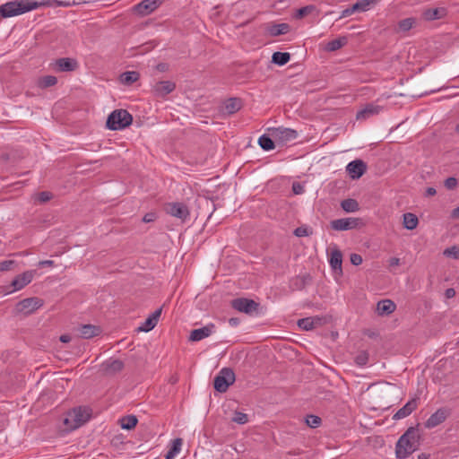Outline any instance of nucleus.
Segmentation results:
<instances>
[{"label":"nucleus","instance_id":"41","mask_svg":"<svg viewBox=\"0 0 459 459\" xmlns=\"http://www.w3.org/2000/svg\"><path fill=\"white\" fill-rule=\"evenodd\" d=\"M232 421L238 424H246L248 421V416L244 412L236 411L232 418Z\"/></svg>","mask_w":459,"mask_h":459},{"label":"nucleus","instance_id":"33","mask_svg":"<svg viewBox=\"0 0 459 459\" xmlns=\"http://www.w3.org/2000/svg\"><path fill=\"white\" fill-rule=\"evenodd\" d=\"M268 31L272 36L286 34L290 31V25L287 23L274 24L268 29Z\"/></svg>","mask_w":459,"mask_h":459},{"label":"nucleus","instance_id":"5","mask_svg":"<svg viewBox=\"0 0 459 459\" xmlns=\"http://www.w3.org/2000/svg\"><path fill=\"white\" fill-rule=\"evenodd\" d=\"M235 382V374L232 369L222 368L214 378V388L220 393H225L229 386Z\"/></svg>","mask_w":459,"mask_h":459},{"label":"nucleus","instance_id":"47","mask_svg":"<svg viewBox=\"0 0 459 459\" xmlns=\"http://www.w3.org/2000/svg\"><path fill=\"white\" fill-rule=\"evenodd\" d=\"M182 446V439L181 438H176L173 440L172 447L170 448L173 452L176 454H178L181 450Z\"/></svg>","mask_w":459,"mask_h":459},{"label":"nucleus","instance_id":"35","mask_svg":"<svg viewBox=\"0 0 459 459\" xmlns=\"http://www.w3.org/2000/svg\"><path fill=\"white\" fill-rule=\"evenodd\" d=\"M342 208L347 212L359 211V203L355 199H345L341 203Z\"/></svg>","mask_w":459,"mask_h":459},{"label":"nucleus","instance_id":"13","mask_svg":"<svg viewBox=\"0 0 459 459\" xmlns=\"http://www.w3.org/2000/svg\"><path fill=\"white\" fill-rule=\"evenodd\" d=\"M329 264L339 275H342V253L336 247L331 248Z\"/></svg>","mask_w":459,"mask_h":459},{"label":"nucleus","instance_id":"31","mask_svg":"<svg viewBox=\"0 0 459 459\" xmlns=\"http://www.w3.org/2000/svg\"><path fill=\"white\" fill-rule=\"evenodd\" d=\"M138 423V420L134 415H126L119 420V425L123 429H134Z\"/></svg>","mask_w":459,"mask_h":459},{"label":"nucleus","instance_id":"38","mask_svg":"<svg viewBox=\"0 0 459 459\" xmlns=\"http://www.w3.org/2000/svg\"><path fill=\"white\" fill-rule=\"evenodd\" d=\"M378 0H360L354 4V9L356 11L365 12L369 9V7L376 4Z\"/></svg>","mask_w":459,"mask_h":459},{"label":"nucleus","instance_id":"37","mask_svg":"<svg viewBox=\"0 0 459 459\" xmlns=\"http://www.w3.org/2000/svg\"><path fill=\"white\" fill-rule=\"evenodd\" d=\"M415 23H416V20L414 18H406V19L401 20L398 22V29L401 31H408L411 28L414 27Z\"/></svg>","mask_w":459,"mask_h":459},{"label":"nucleus","instance_id":"34","mask_svg":"<svg viewBox=\"0 0 459 459\" xmlns=\"http://www.w3.org/2000/svg\"><path fill=\"white\" fill-rule=\"evenodd\" d=\"M56 82L57 79L56 76L45 75L38 79L37 85L41 89H45L56 85Z\"/></svg>","mask_w":459,"mask_h":459},{"label":"nucleus","instance_id":"27","mask_svg":"<svg viewBox=\"0 0 459 459\" xmlns=\"http://www.w3.org/2000/svg\"><path fill=\"white\" fill-rule=\"evenodd\" d=\"M242 107V102L240 99L238 98H232L229 99L224 102L223 109L224 111L229 114H234L237 111H238Z\"/></svg>","mask_w":459,"mask_h":459},{"label":"nucleus","instance_id":"39","mask_svg":"<svg viewBox=\"0 0 459 459\" xmlns=\"http://www.w3.org/2000/svg\"><path fill=\"white\" fill-rule=\"evenodd\" d=\"M258 143H259L260 146L265 151H270L274 148L273 141L268 136H265V135L261 136L259 138Z\"/></svg>","mask_w":459,"mask_h":459},{"label":"nucleus","instance_id":"62","mask_svg":"<svg viewBox=\"0 0 459 459\" xmlns=\"http://www.w3.org/2000/svg\"><path fill=\"white\" fill-rule=\"evenodd\" d=\"M418 459H430V457L429 455L420 454V455H419Z\"/></svg>","mask_w":459,"mask_h":459},{"label":"nucleus","instance_id":"3","mask_svg":"<svg viewBox=\"0 0 459 459\" xmlns=\"http://www.w3.org/2000/svg\"><path fill=\"white\" fill-rule=\"evenodd\" d=\"M420 438L419 431L415 428H409L396 443V457L404 459L416 451L420 446Z\"/></svg>","mask_w":459,"mask_h":459},{"label":"nucleus","instance_id":"59","mask_svg":"<svg viewBox=\"0 0 459 459\" xmlns=\"http://www.w3.org/2000/svg\"><path fill=\"white\" fill-rule=\"evenodd\" d=\"M59 339L62 342H69L72 340L69 334H63L60 336Z\"/></svg>","mask_w":459,"mask_h":459},{"label":"nucleus","instance_id":"23","mask_svg":"<svg viewBox=\"0 0 459 459\" xmlns=\"http://www.w3.org/2000/svg\"><path fill=\"white\" fill-rule=\"evenodd\" d=\"M418 406L417 400H410L403 408H401L393 417L394 420H401L409 416Z\"/></svg>","mask_w":459,"mask_h":459},{"label":"nucleus","instance_id":"52","mask_svg":"<svg viewBox=\"0 0 459 459\" xmlns=\"http://www.w3.org/2000/svg\"><path fill=\"white\" fill-rule=\"evenodd\" d=\"M368 360V357L366 354H361V355H359L357 358H356V362L357 364L359 365H365L366 362Z\"/></svg>","mask_w":459,"mask_h":459},{"label":"nucleus","instance_id":"8","mask_svg":"<svg viewBox=\"0 0 459 459\" xmlns=\"http://www.w3.org/2000/svg\"><path fill=\"white\" fill-rule=\"evenodd\" d=\"M165 211L168 214L182 221L188 218L190 214L188 207L182 203H169L166 205Z\"/></svg>","mask_w":459,"mask_h":459},{"label":"nucleus","instance_id":"28","mask_svg":"<svg viewBox=\"0 0 459 459\" xmlns=\"http://www.w3.org/2000/svg\"><path fill=\"white\" fill-rule=\"evenodd\" d=\"M419 224L418 217L411 212H406L403 215V225L409 230H415Z\"/></svg>","mask_w":459,"mask_h":459},{"label":"nucleus","instance_id":"58","mask_svg":"<svg viewBox=\"0 0 459 459\" xmlns=\"http://www.w3.org/2000/svg\"><path fill=\"white\" fill-rule=\"evenodd\" d=\"M437 194V191L434 187H428L426 190L427 196H433Z\"/></svg>","mask_w":459,"mask_h":459},{"label":"nucleus","instance_id":"16","mask_svg":"<svg viewBox=\"0 0 459 459\" xmlns=\"http://www.w3.org/2000/svg\"><path fill=\"white\" fill-rule=\"evenodd\" d=\"M381 110L382 107L373 103H368L357 112L356 118L357 120H366L370 117L379 114Z\"/></svg>","mask_w":459,"mask_h":459},{"label":"nucleus","instance_id":"49","mask_svg":"<svg viewBox=\"0 0 459 459\" xmlns=\"http://www.w3.org/2000/svg\"><path fill=\"white\" fill-rule=\"evenodd\" d=\"M313 9H314V7L311 5L300 8L298 12V15H299V17H303V16L308 14Z\"/></svg>","mask_w":459,"mask_h":459},{"label":"nucleus","instance_id":"15","mask_svg":"<svg viewBox=\"0 0 459 459\" xmlns=\"http://www.w3.org/2000/svg\"><path fill=\"white\" fill-rule=\"evenodd\" d=\"M325 324V318L320 316H311L299 319L298 325L305 331L312 330L317 326H321Z\"/></svg>","mask_w":459,"mask_h":459},{"label":"nucleus","instance_id":"32","mask_svg":"<svg viewBox=\"0 0 459 459\" xmlns=\"http://www.w3.org/2000/svg\"><path fill=\"white\" fill-rule=\"evenodd\" d=\"M446 15V9L444 7L429 9L424 13L427 20H436L444 18Z\"/></svg>","mask_w":459,"mask_h":459},{"label":"nucleus","instance_id":"40","mask_svg":"<svg viewBox=\"0 0 459 459\" xmlns=\"http://www.w3.org/2000/svg\"><path fill=\"white\" fill-rule=\"evenodd\" d=\"M313 233V230L311 228L307 227V226H300V227H298L295 230H294V234L295 236L297 237H307V236H310L311 234Z\"/></svg>","mask_w":459,"mask_h":459},{"label":"nucleus","instance_id":"10","mask_svg":"<svg viewBox=\"0 0 459 459\" xmlns=\"http://www.w3.org/2000/svg\"><path fill=\"white\" fill-rule=\"evenodd\" d=\"M231 307L239 312L249 314L257 309L258 304L253 299L239 298L231 301Z\"/></svg>","mask_w":459,"mask_h":459},{"label":"nucleus","instance_id":"17","mask_svg":"<svg viewBox=\"0 0 459 459\" xmlns=\"http://www.w3.org/2000/svg\"><path fill=\"white\" fill-rule=\"evenodd\" d=\"M175 89V82L171 81H160L153 86L152 91L156 96L164 97L172 92Z\"/></svg>","mask_w":459,"mask_h":459},{"label":"nucleus","instance_id":"63","mask_svg":"<svg viewBox=\"0 0 459 459\" xmlns=\"http://www.w3.org/2000/svg\"><path fill=\"white\" fill-rule=\"evenodd\" d=\"M177 381H178V377H171V379H170V383H172V384L177 383Z\"/></svg>","mask_w":459,"mask_h":459},{"label":"nucleus","instance_id":"30","mask_svg":"<svg viewBox=\"0 0 459 459\" xmlns=\"http://www.w3.org/2000/svg\"><path fill=\"white\" fill-rule=\"evenodd\" d=\"M140 78V74L136 71H127L123 73L119 77V82L125 85H130L137 82Z\"/></svg>","mask_w":459,"mask_h":459},{"label":"nucleus","instance_id":"26","mask_svg":"<svg viewBox=\"0 0 459 459\" xmlns=\"http://www.w3.org/2000/svg\"><path fill=\"white\" fill-rule=\"evenodd\" d=\"M101 328L93 325H84L80 329V333L82 338L89 339L100 335Z\"/></svg>","mask_w":459,"mask_h":459},{"label":"nucleus","instance_id":"48","mask_svg":"<svg viewBox=\"0 0 459 459\" xmlns=\"http://www.w3.org/2000/svg\"><path fill=\"white\" fill-rule=\"evenodd\" d=\"M292 191L295 195H300L304 192V187L300 183L295 182L292 185Z\"/></svg>","mask_w":459,"mask_h":459},{"label":"nucleus","instance_id":"20","mask_svg":"<svg viewBox=\"0 0 459 459\" xmlns=\"http://www.w3.org/2000/svg\"><path fill=\"white\" fill-rule=\"evenodd\" d=\"M448 416V412L445 409H438L435 411L425 422V427L427 429H432L446 420Z\"/></svg>","mask_w":459,"mask_h":459},{"label":"nucleus","instance_id":"60","mask_svg":"<svg viewBox=\"0 0 459 459\" xmlns=\"http://www.w3.org/2000/svg\"><path fill=\"white\" fill-rule=\"evenodd\" d=\"M176 453L173 452L171 449L168 452V454L166 455V459H174V457L176 456Z\"/></svg>","mask_w":459,"mask_h":459},{"label":"nucleus","instance_id":"6","mask_svg":"<svg viewBox=\"0 0 459 459\" xmlns=\"http://www.w3.org/2000/svg\"><path fill=\"white\" fill-rule=\"evenodd\" d=\"M43 304V300L39 298H27L16 304L15 311L18 314L30 315L41 307Z\"/></svg>","mask_w":459,"mask_h":459},{"label":"nucleus","instance_id":"14","mask_svg":"<svg viewBox=\"0 0 459 459\" xmlns=\"http://www.w3.org/2000/svg\"><path fill=\"white\" fill-rule=\"evenodd\" d=\"M366 164L360 160H353L346 167V170L352 179L359 178L366 172Z\"/></svg>","mask_w":459,"mask_h":459},{"label":"nucleus","instance_id":"50","mask_svg":"<svg viewBox=\"0 0 459 459\" xmlns=\"http://www.w3.org/2000/svg\"><path fill=\"white\" fill-rule=\"evenodd\" d=\"M38 198L40 202H47L51 199V194L49 192H41L39 194Z\"/></svg>","mask_w":459,"mask_h":459},{"label":"nucleus","instance_id":"55","mask_svg":"<svg viewBox=\"0 0 459 459\" xmlns=\"http://www.w3.org/2000/svg\"><path fill=\"white\" fill-rule=\"evenodd\" d=\"M400 264V259L397 257H392L389 260V265L392 267L398 266Z\"/></svg>","mask_w":459,"mask_h":459},{"label":"nucleus","instance_id":"24","mask_svg":"<svg viewBox=\"0 0 459 459\" xmlns=\"http://www.w3.org/2000/svg\"><path fill=\"white\" fill-rule=\"evenodd\" d=\"M213 327H214L213 325H206L203 328L193 330L190 333V337H189L190 341L198 342V341L203 340L204 338L210 336L212 332Z\"/></svg>","mask_w":459,"mask_h":459},{"label":"nucleus","instance_id":"64","mask_svg":"<svg viewBox=\"0 0 459 459\" xmlns=\"http://www.w3.org/2000/svg\"><path fill=\"white\" fill-rule=\"evenodd\" d=\"M455 131H456L457 133H459V124H458V125H456V126H455Z\"/></svg>","mask_w":459,"mask_h":459},{"label":"nucleus","instance_id":"45","mask_svg":"<svg viewBox=\"0 0 459 459\" xmlns=\"http://www.w3.org/2000/svg\"><path fill=\"white\" fill-rule=\"evenodd\" d=\"M14 264L13 260H6L0 262V272L9 271L12 268V265Z\"/></svg>","mask_w":459,"mask_h":459},{"label":"nucleus","instance_id":"12","mask_svg":"<svg viewBox=\"0 0 459 459\" xmlns=\"http://www.w3.org/2000/svg\"><path fill=\"white\" fill-rule=\"evenodd\" d=\"M161 4V0H143L134 7L135 13L145 16L152 13Z\"/></svg>","mask_w":459,"mask_h":459},{"label":"nucleus","instance_id":"19","mask_svg":"<svg viewBox=\"0 0 459 459\" xmlns=\"http://www.w3.org/2000/svg\"><path fill=\"white\" fill-rule=\"evenodd\" d=\"M162 308H159L154 311L138 328V332H150L158 324L159 319L161 315Z\"/></svg>","mask_w":459,"mask_h":459},{"label":"nucleus","instance_id":"54","mask_svg":"<svg viewBox=\"0 0 459 459\" xmlns=\"http://www.w3.org/2000/svg\"><path fill=\"white\" fill-rule=\"evenodd\" d=\"M455 296V290L453 288H448L445 291V297L446 299H452Z\"/></svg>","mask_w":459,"mask_h":459},{"label":"nucleus","instance_id":"4","mask_svg":"<svg viewBox=\"0 0 459 459\" xmlns=\"http://www.w3.org/2000/svg\"><path fill=\"white\" fill-rule=\"evenodd\" d=\"M133 123L132 115L126 109H116L108 117L106 126L110 130H123Z\"/></svg>","mask_w":459,"mask_h":459},{"label":"nucleus","instance_id":"36","mask_svg":"<svg viewBox=\"0 0 459 459\" xmlns=\"http://www.w3.org/2000/svg\"><path fill=\"white\" fill-rule=\"evenodd\" d=\"M272 58L273 63L283 65L290 61V55L287 52H275Z\"/></svg>","mask_w":459,"mask_h":459},{"label":"nucleus","instance_id":"46","mask_svg":"<svg viewBox=\"0 0 459 459\" xmlns=\"http://www.w3.org/2000/svg\"><path fill=\"white\" fill-rule=\"evenodd\" d=\"M351 263L354 265H359L362 264V256L359 254H351L350 256Z\"/></svg>","mask_w":459,"mask_h":459},{"label":"nucleus","instance_id":"7","mask_svg":"<svg viewBox=\"0 0 459 459\" xmlns=\"http://www.w3.org/2000/svg\"><path fill=\"white\" fill-rule=\"evenodd\" d=\"M359 218H344L331 221V227L334 230H347L359 228L362 225Z\"/></svg>","mask_w":459,"mask_h":459},{"label":"nucleus","instance_id":"21","mask_svg":"<svg viewBox=\"0 0 459 459\" xmlns=\"http://www.w3.org/2000/svg\"><path fill=\"white\" fill-rule=\"evenodd\" d=\"M396 309V304L391 299H382L377 302L376 312L378 316H389L393 314Z\"/></svg>","mask_w":459,"mask_h":459},{"label":"nucleus","instance_id":"53","mask_svg":"<svg viewBox=\"0 0 459 459\" xmlns=\"http://www.w3.org/2000/svg\"><path fill=\"white\" fill-rule=\"evenodd\" d=\"M155 219H156L155 213L150 212L143 216V221L144 222H152V221H155Z\"/></svg>","mask_w":459,"mask_h":459},{"label":"nucleus","instance_id":"42","mask_svg":"<svg viewBox=\"0 0 459 459\" xmlns=\"http://www.w3.org/2000/svg\"><path fill=\"white\" fill-rule=\"evenodd\" d=\"M321 418L316 415H309L306 419L307 426L310 428H317L321 424Z\"/></svg>","mask_w":459,"mask_h":459},{"label":"nucleus","instance_id":"44","mask_svg":"<svg viewBox=\"0 0 459 459\" xmlns=\"http://www.w3.org/2000/svg\"><path fill=\"white\" fill-rule=\"evenodd\" d=\"M445 186L449 190H454L457 187L458 182L455 178L450 177L444 182Z\"/></svg>","mask_w":459,"mask_h":459},{"label":"nucleus","instance_id":"57","mask_svg":"<svg viewBox=\"0 0 459 459\" xmlns=\"http://www.w3.org/2000/svg\"><path fill=\"white\" fill-rule=\"evenodd\" d=\"M451 218L455 220L459 219V206L451 212Z\"/></svg>","mask_w":459,"mask_h":459},{"label":"nucleus","instance_id":"43","mask_svg":"<svg viewBox=\"0 0 459 459\" xmlns=\"http://www.w3.org/2000/svg\"><path fill=\"white\" fill-rule=\"evenodd\" d=\"M443 254L446 256L454 257L457 259L459 258V246H453L451 247L446 248Z\"/></svg>","mask_w":459,"mask_h":459},{"label":"nucleus","instance_id":"18","mask_svg":"<svg viewBox=\"0 0 459 459\" xmlns=\"http://www.w3.org/2000/svg\"><path fill=\"white\" fill-rule=\"evenodd\" d=\"M272 136L281 143H287L297 137V132L289 128H276L273 130Z\"/></svg>","mask_w":459,"mask_h":459},{"label":"nucleus","instance_id":"2","mask_svg":"<svg viewBox=\"0 0 459 459\" xmlns=\"http://www.w3.org/2000/svg\"><path fill=\"white\" fill-rule=\"evenodd\" d=\"M46 6L45 1L13 0L0 5V18L18 16L39 7Z\"/></svg>","mask_w":459,"mask_h":459},{"label":"nucleus","instance_id":"1","mask_svg":"<svg viewBox=\"0 0 459 459\" xmlns=\"http://www.w3.org/2000/svg\"><path fill=\"white\" fill-rule=\"evenodd\" d=\"M92 417V410L88 406H78L65 413L60 430L64 433L74 431L86 424Z\"/></svg>","mask_w":459,"mask_h":459},{"label":"nucleus","instance_id":"22","mask_svg":"<svg viewBox=\"0 0 459 459\" xmlns=\"http://www.w3.org/2000/svg\"><path fill=\"white\" fill-rule=\"evenodd\" d=\"M101 368L104 374L113 375L124 368V362L120 359H108L102 363Z\"/></svg>","mask_w":459,"mask_h":459},{"label":"nucleus","instance_id":"9","mask_svg":"<svg viewBox=\"0 0 459 459\" xmlns=\"http://www.w3.org/2000/svg\"><path fill=\"white\" fill-rule=\"evenodd\" d=\"M34 276V271H26L17 275L11 282L13 290H10L9 293L23 289L25 286H27L32 281Z\"/></svg>","mask_w":459,"mask_h":459},{"label":"nucleus","instance_id":"25","mask_svg":"<svg viewBox=\"0 0 459 459\" xmlns=\"http://www.w3.org/2000/svg\"><path fill=\"white\" fill-rule=\"evenodd\" d=\"M89 0H73V1H60V0H45L46 7H69L72 5L87 4Z\"/></svg>","mask_w":459,"mask_h":459},{"label":"nucleus","instance_id":"61","mask_svg":"<svg viewBox=\"0 0 459 459\" xmlns=\"http://www.w3.org/2000/svg\"><path fill=\"white\" fill-rule=\"evenodd\" d=\"M156 68H157V70H159L160 72H164V71L167 70V65H165V64H159Z\"/></svg>","mask_w":459,"mask_h":459},{"label":"nucleus","instance_id":"51","mask_svg":"<svg viewBox=\"0 0 459 459\" xmlns=\"http://www.w3.org/2000/svg\"><path fill=\"white\" fill-rule=\"evenodd\" d=\"M357 12L356 9H354V4L351 8H347L342 12V15L340 18H344L347 16L351 15L353 13Z\"/></svg>","mask_w":459,"mask_h":459},{"label":"nucleus","instance_id":"11","mask_svg":"<svg viewBox=\"0 0 459 459\" xmlns=\"http://www.w3.org/2000/svg\"><path fill=\"white\" fill-rule=\"evenodd\" d=\"M51 66L56 72H72L78 68V62L74 58L63 57L56 59Z\"/></svg>","mask_w":459,"mask_h":459},{"label":"nucleus","instance_id":"56","mask_svg":"<svg viewBox=\"0 0 459 459\" xmlns=\"http://www.w3.org/2000/svg\"><path fill=\"white\" fill-rule=\"evenodd\" d=\"M39 265H40V266H53L54 265V262L52 260H44V261H40L39 263Z\"/></svg>","mask_w":459,"mask_h":459},{"label":"nucleus","instance_id":"29","mask_svg":"<svg viewBox=\"0 0 459 459\" xmlns=\"http://www.w3.org/2000/svg\"><path fill=\"white\" fill-rule=\"evenodd\" d=\"M347 42H348L347 37H345V36L340 37L336 39L329 41L325 45V50L328 51V52L336 51V50L342 48V47H344L347 44Z\"/></svg>","mask_w":459,"mask_h":459}]
</instances>
